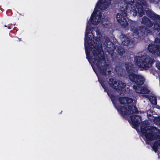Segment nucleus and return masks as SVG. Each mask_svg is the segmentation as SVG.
Wrapping results in <instances>:
<instances>
[{
  "mask_svg": "<svg viewBox=\"0 0 160 160\" xmlns=\"http://www.w3.org/2000/svg\"><path fill=\"white\" fill-rule=\"evenodd\" d=\"M110 3L109 0H99L97 4L86 27L85 41L86 39H87L88 42L87 47L92 48H93V46H94L95 48H98L97 46L99 43V40L98 38H94L92 33L89 32L91 31L90 22L94 25H98L101 22L102 26L105 28H108L111 26V24L109 20L107 18H103L100 11L98 9L104 10L109 6Z\"/></svg>",
  "mask_w": 160,
  "mask_h": 160,
  "instance_id": "obj_1",
  "label": "nucleus"
},
{
  "mask_svg": "<svg viewBox=\"0 0 160 160\" xmlns=\"http://www.w3.org/2000/svg\"><path fill=\"white\" fill-rule=\"evenodd\" d=\"M87 39L85 41V50L87 58L90 63L94 70V67L96 66L99 72L103 74H107V72H109L111 71L110 66L108 65L103 66L102 65L103 62H104V59L103 57V52H101L99 53V51L98 48L87 47L88 42ZM94 71L96 72L95 70ZM96 74L97 73L95 72ZM98 76V75H97Z\"/></svg>",
  "mask_w": 160,
  "mask_h": 160,
  "instance_id": "obj_2",
  "label": "nucleus"
},
{
  "mask_svg": "<svg viewBox=\"0 0 160 160\" xmlns=\"http://www.w3.org/2000/svg\"><path fill=\"white\" fill-rule=\"evenodd\" d=\"M131 63L126 64L125 67L128 73V76L130 80L134 82L136 85H134L133 88L137 93L142 94H148L149 92V90L147 87L142 88L141 85L143 83L144 80L143 77L140 75H137L135 73L134 69Z\"/></svg>",
  "mask_w": 160,
  "mask_h": 160,
  "instance_id": "obj_3",
  "label": "nucleus"
},
{
  "mask_svg": "<svg viewBox=\"0 0 160 160\" xmlns=\"http://www.w3.org/2000/svg\"><path fill=\"white\" fill-rule=\"evenodd\" d=\"M110 0H109L110 2ZM126 3L125 9L126 12L132 14L133 16L137 14V10L134 7L135 5L138 10V13L141 16L144 13V9L147 6L146 2L144 0H124Z\"/></svg>",
  "mask_w": 160,
  "mask_h": 160,
  "instance_id": "obj_4",
  "label": "nucleus"
},
{
  "mask_svg": "<svg viewBox=\"0 0 160 160\" xmlns=\"http://www.w3.org/2000/svg\"><path fill=\"white\" fill-rule=\"evenodd\" d=\"M119 102L122 105L120 108L115 106L119 112L122 115H129L136 113L137 111L135 107L136 101L127 97H121L119 99Z\"/></svg>",
  "mask_w": 160,
  "mask_h": 160,
  "instance_id": "obj_5",
  "label": "nucleus"
},
{
  "mask_svg": "<svg viewBox=\"0 0 160 160\" xmlns=\"http://www.w3.org/2000/svg\"><path fill=\"white\" fill-rule=\"evenodd\" d=\"M141 129L142 135L144 136L148 143H149V141L160 139V131L155 127L148 126L145 124L141 126Z\"/></svg>",
  "mask_w": 160,
  "mask_h": 160,
  "instance_id": "obj_6",
  "label": "nucleus"
},
{
  "mask_svg": "<svg viewBox=\"0 0 160 160\" xmlns=\"http://www.w3.org/2000/svg\"><path fill=\"white\" fill-rule=\"evenodd\" d=\"M135 61L136 64L139 67L145 69H147L151 67L154 62L153 59L147 55H143L141 57H136Z\"/></svg>",
  "mask_w": 160,
  "mask_h": 160,
  "instance_id": "obj_7",
  "label": "nucleus"
},
{
  "mask_svg": "<svg viewBox=\"0 0 160 160\" xmlns=\"http://www.w3.org/2000/svg\"><path fill=\"white\" fill-rule=\"evenodd\" d=\"M109 84L111 87L116 89L120 93H122L125 91L128 92V89L127 90L125 88L126 86V84L120 81H116L114 79H110L109 81Z\"/></svg>",
  "mask_w": 160,
  "mask_h": 160,
  "instance_id": "obj_8",
  "label": "nucleus"
},
{
  "mask_svg": "<svg viewBox=\"0 0 160 160\" xmlns=\"http://www.w3.org/2000/svg\"><path fill=\"white\" fill-rule=\"evenodd\" d=\"M126 10L120 13H118L117 15V21L122 26L125 27L128 25V20L126 18L127 15ZM127 13H128L127 12Z\"/></svg>",
  "mask_w": 160,
  "mask_h": 160,
  "instance_id": "obj_9",
  "label": "nucleus"
},
{
  "mask_svg": "<svg viewBox=\"0 0 160 160\" xmlns=\"http://www.w3.org/2000/svg\"><path fill=\"white\" fill-rule=\"evenodd\" d=\"M131 30L133 32L135 35H138V37H141L143 34H147L150 32L149 30L144 27L141 28L139 30H138L135 27H134L133 28H132Z\"/></svg>",
  "mask_w": 160,
  "mask_h": 160,
  "instance_id": "obj_10",
  "label": "nucleus"
},
{
  "mask_svg": "<svg viewBox=\"0 0 160 160\" xmlns=\"http://www.w3.org/2000/svg\"><path fill=\"white\" fill-rule=\"evenodd\" d=\"M130 118L132 124L135 127H137L141 121V117L139 116L133 114L130 116Z\"/></svg>",
  "mask_w": 160,
  "mask_h": 160,
  "instance_id": "obj_11",
  "label": "nucleus"
},
{
  "mask_svg": "<svg viewBox=\"0 0 160 160\" xmlns=\"http://www.w3.org/2000/svg\"><path fill=\"white\" fill-rule=\"evenodd\" d=\"M142 22L145 24H146L147 25H148L149 27H151L152 26V24L151 23V21L146 17H143Z\"/></svg>",
  "mask_w": 160,
  "mask_h": 160,
  "instance_id": "obj_12",
  "label": "nucleus"
},
{
  "mask_svg": "<svg viewBox=\"0 0 160 160\" xmlns=\"http://www.w3.org/2000/svg\"><path fill=\"white\" fill-rule=\"evenodd\" d=\"M150 17L154 21L160 23V16H158L153 12H152Z\"/></svg>",
  "mask_w": 160,
  "mask_h": 160,
  "instance_id": "obj_13",
  "label": "nucleus"
},
{
  "mask_svg": "<svg viewBox=\"0 0 160 160\" xmlns=\"http://www.w3.org/2000/svg\"><path fill=\"white\" fill-rule=\"evenodd\" d=\"M159 147H160V140L156 141L152 146V148L154 151L156 152Z\"/></svg>",
  "mask_w": 160,
  "mask_h": 160,
  "instance_id": "obj_14",
  "label": "nucleus"
},
{
  "mask_svg": "<svg viewBox=\"0 0 160 160\" xmlns=\"http://www.w3.org/2000/svg\"><path fill=\"white\" fill-rule=\"evenodd\" d=\"M122 43L125 45H128L130 42L129 39L127 37H123L122 39Z\"/></svg>",
  "mask_w": 160,
  "mask_h": 160,
  "instance_id": "obj_15",
  "label": "nucleus"
},
{
  "mask_svg": "<svg viewBox=\"0 0 160 160\" xmlns=\"http://www.w3.org/2000/svg\"><path fill=\"white\" fill-rule=\"evenodd\" d=\"M149 100L153 104H156L157 103L156 98L155 97H150L149 98Z\"/></svg>",
  "mask_w": 160,
  "mask_h": 160,
  "instance_id": "obj_16",
  "label": "nucleus"
},
{
  "mask_svg": "<svg viewBox=\"0 0 160 160\" xmlns=\"http://www.w3.org/2000/svg\"><path fill=\"white\" fill-rule=\"evenodd\" d=\"M152 112L151 110H149L147 112L148 117L149 119L150 118H152V117H153L152 116Z\"/></svg>",
  "mask_w": 160,
  "mask_h": 160,
  "instance_id": "obj_17",
  "label": "nucleus"
},
{
  "mask_svg": "<svg viewBox=\"0 0 160 160\" xmlns=\"http://www.w3.org/2000/svg\"><path fill=\"white\" fill-rule=\"evenodd\" d=\"M154 28L155 29L160 31V26L159 25H154Z\"/></svg>",
  "mask_w": 160,
  "mask_h": 160,
  "instance_id": "obj_18",
  "label": "nucleus"
},
{
  "mask_svg": "<svg viewBox=\"0 0 160 160\" xmlns=\"http://www.w3.org/2000/svg\"><path fill=\"white\" fill-rule=\"evenodd\" d=\"M124 52V50L123 49H120L119 48L118 49V53H120V54H122Z\"/></svg>",
  "mask_w": 160,
  "mask_h": 160,
  "instance_id": "obj_19",
  "label": "nucleus"
},
{
  "mask_svg": "<svg viewBox=\"0 0 160 160\" xmlns=\"http://www.w3.org/2000/svg\"><path fill=\"white\" fill-rule=\"evenodd\" d=\"M108 94L110 96V98H111L112 102H113V101L114 100L113 97H112V95H111L109 94V92H108Z\"/></svg>",
  "mask_w": 160,
  "mask_h": 160,
  "instance_id": "obj_20",
  "label": "nucleus"
},
{
  "mask_svg": "<svg viewBox=\"0 0 160 160\" xmlns=\"http://www.w3.org/2000/svg\"><path fill=\"white\" fill-rule=\"evenodd\" d=\"M100 83H101L102 87L103 88H105L103 84L102 83V82H100Z\"/></svg>",
  "mask_w": 160,
  "mask_h": 160,
  "instance_id": "obj_21",
  "label": "nucleus"
},
{
  "mask_svg": "<svg viewBox=\"0 0 160 160\" xmlns=\"http://www.w3.org/2000/svg\"><path fill=\"white\" fill-rule=\"evenodd\" d=\"M151 2H153L154 0H150Z\"/></svg>",
  "mask_w": 160,
  "mask_h": 160,
  "instance_id": "obj_22",
  "label": "nucleus"
},
{
  "mask_svg": "<svg viewBox=\"0 0 160 160\" xmlns=\"http://www.w3.org/2000/svg\"><path fill=\"white\" fill-rule=\"evenodd\" d=\"M8 28L9 29H10V27H8Z\"/></svg>",
  "mask_w": 160,
  "mask_h": 160,
  "instance_id": "obj_23",
  "label": "nucleus"
},
{
  "mask_svg": "<svg viewBox=\"0 0 160 160\" xmlns=\"http://www.w3.org/2000/svg\"><path fill=\"white\" fill-rule=\"evenodd\" d=\"M4 26H5V27H7V26H6V25H5Z\"/></svg>",
  "mask_w": 160,
  "mask_h": 160,
  "instance_id": "obj_24",
  "label": "nucleus"
},
{
  "mask_svg": "<svg viewBox=\"0 0 160 160\" xmlns=\"http://www.w3.org/2000/svg\"><path fill=\"white\" fill-rule=\"evenodd\" d=\"M96 32L97 33H98V32L97 31H96Z\"/></svg>",
  "mask_w": 160,
  "mask_h": 160,
  "instance_id": "obj_25",
  "label": "nucleus"
}]
</instances>
